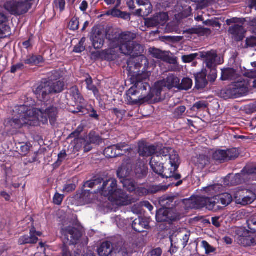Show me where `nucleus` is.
Returning <instances> with one entry per match:
<instances>
[{
    "label": "nucleus",
    "mask_w": 256,
    "mask_h": 256,
    "mask_svg": "<svg viewBox=\"0 0 256 256\" xmlns=\"http://www.w3.org/2000/svg\"><path fill=\"white\" fill-rule=\"evenodd\" d=\"M164 82L162 80L157 82L155 83L154 88L152 90V92L154 94L156 95L157 97L160 96L161 93L164 88H166Z\"/></svg>",
    "instance_id": "nucleus-47"
},
{
    "label": "nucleus",
    "mask_w": 256,
    "mask_h": 256,
    "mask_svg": "<svg viewBox=\"0 0 256 256\" xmlns=\"http://www.w3.org/2000/svg\"><path fill=\"white\" fill-rule=\"evenodd\" d=\"M208 103L206 101L200 100L194 104L191 110L194 112L203 110L208 108Z\"/></svg>",
    "instance_id": "nucleus-46"
},
{
    "label": "nucleus",
    "mask_w": 256,
    "mask_h": 256,
    "mask_svg": "<svg viewBox=\"0 0 256 256\" xmlns=\"http://www.w3.org/2000/svg\"><path fill=\"white\" fill-rule=\"evenodd\" d=\"M86 138L90 145H92V144L99 145L102 142V137L94 131H91Z\"/></svg>",
    "instance_id": "nucleus-38"
},
{
    "label": "nucleus",
    "mask_w": 256,
    "mask_h": 256,
    "mask_svg": "<svg viewBox=\"0 0 256 256\" xmlns=\"http://www.w3.org/2000/svg\"><path fill=\"white\" fill-rule=\"evenodd\" d=\"M132 226L136 232H142L144 231V229H147L149 227V225L148 222L144 218L138 217L132 222Z\"/></svg>",
    "instance_id": "nucleus-28"
},
{
    "label": "nucleus",
    "mask_w": 256,
    "mask_h": 256,
    "mask_svg": "<svg viewBox=\"0 0 256 256\" xmlns=\"http://www.w3.org/2000/svg\"><path fill=\"white\" fill-rule=\"evenodd\" d=\"M31 1H6L4 8L12 15L20 16L26 14L31 8Z\"/></svg>",
    "instance_id": "nucleus-6"
},
{
    "label": "nucleus",
    "mask_w": 256,
    "mask_h": 256,
    "mask_svg": "<svg viewBox=\"0 0 256 256\" xmlns=\"http://www.w3.org/2000/svg\"><path fill=\"white\" fill-rule=\"evenodd\" d=\"M162 160V156L160 155L154 156L152 157L150 164L152 170L162 178L164 177L170 176L171 172H168L166 169L164 170V164L161 162Z\"/></svg>",
    "instance_id": "nucleus-10"
},
{
    "label": "nucleus",
    "mask_w": 256,
    "mask_h": 256,
    "mask_svg": "<svg viewBox=\"0 0 256 256\" xmlns=\"http://www.w3.org/2000/svg\"><path fill=\"white\" fill-rule=\"evenodd\" d=\"M74 149L78 151L83 150L88 152L92 149V145L88 143V139L84 138H78L74 140Z\"/></svg>",
    "instance_id": "nucleus-22"
},
{
    "label": "nucleus",
    "mask_w": 256,
    "mask_h": 256,
    "mask_svg": "<svg viewBox=\"0 0 256 256\" xmlns=\"http://www.w3.org/2000/svg\"><path fill=\"white\" fill-rule=\"evenodd\" d=\"M242 172H244L248 176H251L254 178L256 176V166L253 167H245Z\"/></svg>",
    "instance_id": "nucleus-64"
},
{
    "label": "nucleus",
    "mask_w": 256,
    "mask_h": 256,
    "mask_svg": "<svg viewBox=\"0 0 256 256\" xmlns=\"http://www.w3.org/2000/svg\"><path fill=\"white\" fill-rule=\"evenodd\" d=\"M212 200L214 202V210H216V204H220L222 207L225 208L229 205L233 200L232 195L228 192H224L214 196Z\"/></svg>",
    "instance_id": "nucleus-19"
},
{
    "label": "nucleus",
    "mask_w": 256,
    "mask_h": 256,
    "mask_svg": "<svg viewBox=\"0 0 256 256\" xmlns=\"http://www.w3.org/2000/svg\"><path fill=\"white\" fill-rule=\"evenodd\" d=\"M248 227L251 233H256V215L252 216L246 220Z\"/></svg>",
    "instance_id": "nucleus-48"
},
{
    "label": "nucleus",
    "mask_w": 256,
    "mask_h": 256,
    "mask_svg": "<svg viewBox=\"0 0 256 256\" xmlns=\"http://www.w3.org/2000/svg\"><path fill=\"white\" fill-rule=\"evenodd\" d=\"M226 152V161L234 159L238 156L239 152L238 150L236 148H232L225 150Z\"/></svg>",
    "instance_id": "nucleus-50"
},
{
    "label": "nucleus",
    "mask_w": 256,
    "mask_h": 256,
    "mask_svg": "<svg viewBox=\"0 0 256 256\" xmlns=\"http://www.w3.org/2000/svg\"><path fill=\"white\" fill-rule=\"evenodd\" d=\"M167 171H168V172H171L170 173V176H168V177H164L166 178H174L175 180H178V182H177L175 184V186H178L180 185H181L182 182L183 180H180V178H182L181 174H176L175 172L174 171V169L171 168L170 170L168 168Z\"/></svg>",
    "instance_id": "nucleus-49"
},
{
    "label": "nucleus",
    "mask_w": 256,
    "mask_h": 256,
    "mask_svg": "<svg viewBox=\"0 0 256 256\" xmlns=\"http://www.w3.org/2000/svg\"><path fill=\"white\" fill-rule=\"evenodd\" d=\"M237 242L243 246L256 245V238L250 231L244 228H238L236 231Z\"/></svg>",
    "instance_id": "nucleus-7"
},
{
    "label": "nucleus",
    "mask_w": 256,
    "mask_h": 256,
    "mask_svg": "<svg viewBox=\"0 0 256 256\" xmlns=\"http://www.w3.org/2000/svg\"><path fill=\"white\" fill-rule=\"evenodd\" d=\"M256 46V36H250L246 38V40L245 48H253Z\"/></svg>",
    "instance_id": "nucleus-62"
},
{
    "label": "nucleus",
    "mask_w": 256,
    "mask_h": 256,
    "mask_svg": "<svg viewBox=\"0 0 256 256\" xmlns=\"http://www.w3.org/2000/svg\"><path fill=\"white\" fill-rule=\"evenodd\" d=\"M94 30L93 29L90 36V40L92 42V46L94 49H100L104 44V36L100 30H98V32H94Z\"/></svg>",
    "instance_id": "nucleus-24"
},
{
    "label": "nucleus",
    "mask_w": 256,
    "mask_h": 256,
    "mask_svg": "<svg viewBox=\"0 0 256 256\" xmlns=\"http://www.w3.org/2000/svg\"><path fill=\"white\" fill-rule=\"evenodd\" d=\"M38 238L30 232V236L24 235L20 237L18 240V244L20 245H25L27 244H36L38 242Z\"/></svg>",
    "instance_id": "nucleus-34"
},
{
    "label": "nucleus",
    "mask_w": 256,
    "mask_h": 256,
    "mask_svg": "<svg viewBox=\"0 0 256 256\" xmlns=\"http://www.w3.org/2000/svg\"><path fill=\"white\" fill-rule=\"evenodd\" d=\"M167 222L169 224L176 222L180 219V216L177 213L174 212L173 209L168 210V214H167Z\"/></svg>",
    "instance_id": "nucleus-55"
},
{
    "label": "nucleus",
    "mask_w": 256,
    "mask_h": 256,
    "mask_svg": "<svg viewBox=\"0 0 256 256\" xmlns=\"http://www.w3.org/2000/svg\"><path fill=\"white\" fill-rule=\"evenodd\" d=\"M53 5L54 10H59L61 12L64 10L66 1H54Z\"/></svg>",
    "instance_id": "nucleus-61"
},
{
    "label": "nucleus",
    "mask_w": 256,
    "mask_h": 256,
    "mask_svg": "<svg viewBox=\"0 0 256 256\" xmlns=\"http://www.w3.org/2000/svg\"><path fill=\"white\" fill-rule=\"evenodd\" d=\"M157 20L160 22V25L163 26L168 20V15L166 12L158 14L156 15Z\"/></svg>",
    "instance_id": "nucleus-60"
},
{
    "label": "nucleus",
    "mask_w": 256,
    "mask_h": 256,
    "mask_svg": "<svg viewBox=\"0 0 256 256\" xmlns=\"http://www.w3.org/2000/svg\"><path fill=\"white\" fill-rule=\"evenodd\" d=\"M169 159L172 168L174 169V171L177 170L180 164L179 156L178 154H177L176 152L173 150L172 153L170 154Z\"/></svg>",
    "instance_id": "nucleus-40"
},
{
    "label": "nucleus",
    "mask_w": 256,
    "mask_h": 256,
    "mask_svg": "<svg viewBox=\"0 0 256 256\" xmlns=\"http://www.w3.org/2000/svg\"><path fill=\"white\" fill-rule=\"evenodd\" d=\"M150 52L154 58L164 60V53L160 50L153 48H150Z\"/></svg>",
    "instance_id": "nucleus-54"
},
{
    "label": "nucleus",
    "mask_w": 256,
    "mask_h": 256,
    "mask_svg": "<svg viewBox=\"0 0 256 256\" xmlns=\"http://www.w3.org/2000/svg\"><path fill=\"white\" fill-rule=\"evenodd\" d=\"M84 76L86 78L84 82L86 84V89L92 91L95 98L98 99L100 97V92L98 88L94 84L92 78L88 73L86 74Z\"/></svg>",
    "instance_id": "nucleus-31"
},
{
    "label": "nucleus",
    "mask_w": 256,
    "mask_h": 256,
    "mask_svg": "<svg viewBox=\"0 0 256 256\" xmlns=\"http://www.w3.org/2000/svg\"><path fill=\"white\" fill-rule=\"evenodd\" d=\"M128 252L124 247H118L112 249L111 256H127Z\"/></svg>",
    "instance_id": "nucleus-53"
},
{
    "label": "nucleus",
    "mask_w": 256,
    "mask_h": 256,
    "mask_svg": "<svg viewBox=\"0 0 256 256\" xmlns=\"http://www.w3.org/2000/svg\"><path fill=\"white\" fill-rule=\"evenodd\" d=\"M149 63L146 56L136 58L134 62H128V74L134 86L127 92L126 101L131 105L136 104L148 94L150 86L148 83L149 74L147 72Z\"/></svg>",
    "instance_id": "nucleus-1"
},
{
    "label": "nucleus",
    "mask_w": 256,
    "mask_h": 256,
    "mask_svg": "<svg viewBox=\"0 0 256 256\" xmlns=\"http://www.w3.org/2000/svg\"><path fill=\"white\" fill-rule=\"evenodd\" d=\"M256 194L248 189H238L234 195V198L237 204L246 206L252 204L256 199Z\"/></svg>",
    "instance_id": "nucleus-9"
},
{
    "label": "nucleus",
    "mask_w": 256,
    "mask_h": 256,
    "mask_svg": "<svg viewBox=\"0 0 256 256\" xmlns=\"http://www.w3.org/2000/svg\"><path fill=\"white\" fill-rule=\"evenodd\" d=\"M245 22V18H232L228 19L226 20V24L228 26H230L232 24H243Z\"/></svg>",
    "instance_id": "nucleus-63"
},
{
    "label": "nucleus",
    "mask_w": 256,
    "mask_h": 256,
    "mask_svg": "<svg viewBox=\"0 0 256 256\" xmlns=\"http://www.w3.org/2000/svg\"><path fill=\"white\" fill-rule=\"evenodd\" d=\"M69 91L70 96L76 104L84 105L85 100L77 86L71 87Z\"/></svg>",
    "instance_id": "nucleus-27"
},
{
    "label": "nucleus",
    "mask_w": 256,
    "mask_h": 256,
    "mask_svg": "<svg viewBox=\"0 0 256 256\" xmlns=\"http://www.w3.org/2000/svg\"><path fill=\"white\" fill-rule=\"evenodd\" d=\"M50 89L48 82H42L34 90V92L36 98L40 99L42 102V100H48L50 98L49 96L51 94Z\"/></svg>",
    "instance_id": "nucleus-14"
},
{
    "label": "nucleus",
    "mask_w": 256,
    "mask_h": 256,
    "mask_svg": "<svg viewBox=\"0 0 256 256\" xmlns=\"http://www.w3.org/2000/svg\"><path fill=\"white\" fill-rule=\"evenodd\" d=\"M120 182L122 184L124 188L128 191L132 192L136 190V183L133 179L131 178L130 177L126 179H122V180H120Z\"/></svg>",
    "instance_id": "nucleus-37"
},
{
    "label": "nucleus",
    "mask_w": 256,
    "mask_h": 256,
    "mask_svg": "<svg viewBox=\"0 0 256 256\" xmlns=\"http://www.w3.org/2000/svg\"><path fill=\"white\" fill-rule=\"evenodd\" d=\"M60 233L64 237V242L70 245L77 244L82 236V232L80 230L71 226L62 228Z\"/></svg>",
    "instance_id": "nucleus-8"
},
{
    "label": "nucleus",
    "mask_w": 256,
    "mask_h": 256,
    "mask_svg": "<svg viewBox=\"0 0 256 256\" xmlns=\"http://www.w3.org/2000/svg\"><path fill=\"white\" fill-rule=\"evenodd\" d=\"M162 82H164V84L165 87L170 90L173 88H178L180 80L174 74H170L166 78L162 80Z\"/></svg>",
    "instance_id": "nucleus-30"
},
{
    "label": "nucleus",
    "mask_w": 256,
    "mask_h": 256,
    "mask_svg": "<svg viewBox=\"0 0 256 256\" xmlns=\"http://www.w3.org/2000/svg\"><path fill=\"white\" fill-rule=\"evenodd\" d=\"M199 54L197 53L182 56V60L184 63H190L194 60Z\"/></svg>",
    "instance_id": "nucleus-59"
},
{
    "label": "nucleus",
    "mask_w": 256,
    "mask_h": 256,
    "mask_svg": "<svg viewBox=\"0 0 256 256\" xmlns=\"http://www.w3.org/2000/svg\"><path fill=\"white\" fill-rule=\"evenodd\" d=\"M246 174L244 172L241 171L240 174H236L231 178L230 176L226 177L224 182V184L226 186H236L241 184L244 180L243 175Z\"/></svg>",
    "instance_id": "nucleus-32"
},
{
    "label": "nucleus",
    "mask_w": 256,
    "mask_h": 256,
    "mask_svg": "<svg viewBox=\"0 0 256 256\" xmlns=\"http://www.w3.org/2000/svg\"><path fill=\"white\" fill-rule=\"evenodd\" d=\"M195 88L198 90H202L208 84L206 79L207 72L206 70H202L200 72L194 74Z\"/></svg>",
    "instance_id": "nucleus-21"
},
{
    "label": "nucleus",
    "mask_w": 256,
    "mask_h": 256,
    "mask_svg": "<svg viewBox=\"0 0 256 256\" xmlns=\"http://www.w3.org/2000/svg\"><path fill=\"white\" fill-rule=\"evenodd\" d=\"M128 146L126 142H120L106 148L104 151V155L108 158H114L124 155L123 150H128V148L124 149Z\"/></svg>",
    "instance_id": "nucleus-12"
},
{
    "label": "nucleus",
    "mask_w": 256,
    "mask_h": 256,
    "mask_svg": "<svg viewBox=\"0 0 256 256\" xmlns=\"http://www.w3.org/2000/svg\"><path fill=\"white\" fill-rule=\"evenodd\" d=\"M144 24L147 28H154L160 25V22H158V20H157L155 15L152 18L145 20Z\"/></svg>",
    "instance_id": "nucleus-52"
},
{
    "label": "nucleus",
    "mask_w": 256,
    "mask_h": 256,
    "mask_svg": "<svg viewBox=\"0 0 256 256\" xmlns=\"http://www.w3.org/2000/svg\"><path fill=\"white\" fill-rule=\"evenodd\" d=\"M50 88L51 94H56L61 92L64 90V82L60 80L56 82H50Z\"/></svg>",
    "instance_id": "nucleus-36"
},
{
    "label": "nucleus",
    "mask_w": 256,
    "mask_h": 256,
    "mask_svg": "<svg viewBox=\"0 0 256 256\" xmlns=\"http://www.w3.org/2000/svg\"><path fill=\"white\" fill-rule=\"evenodd\" d=\"M16 114L6 122V126L18 130L24 126H36L38 122L34 116L31 107L20 105L15 108Z\"/></svg>",
    "instance_id": "nucleus-3"
},
{
    "label": "nucleus",
    "mask_w": 256,
    "mask_h": 256,
    "mask_svg": "<svg viewBox=\"0 0 256 256\" xmlns=\"http://www.w3.org/2000/svg\"><path fill=\"white\" fill-rule=\"evenodd\" d=\"M175 197L174 196H163L159 198V204L162 208L166 210L173 209L176 206L174 202Z\"/></svg>",
    "instance_id": "nucleus-26"
},
{
    "label": "nucleus",
    "mask_w": 256,
    "mask_h": 256,
    "mask_svg": "<svg viewBox=\"0 0 256 256\" xmlns=\"http://www.w3.org/2000/svg\"><path fill=\"white\" fill-rule=\"evenodd\" d=\"M157 150V146L154 144L148 145L144 142H140L138 144V152L140 156L149 157L154 154Z\"/></svg>",
    "instance_id": "nucleus-17"
},
{
    "label": "nucleus",
    "mask_w": 256,
    "mask_h": 256,
    "mask_svg": "<svg viewBox=\"0 0 256 256\" xmlns=\"http://www.w3.org/2000/svg\"><path fill=\"white\" fill-rule=\"evenodd\" d=\"M136 38V34L130 32H122L118 34H108L107 39L110 41L112 48L104 50L102 52V56L108 61L114 60L118 56V50L116 48H118L122 54L136 58L128 63L134 62L138 58L144 56L141 55L143 51L142 46L134 41Z\"/></svg>",
    "instance_id": "nucleus-2"
},
{
    "label": "nucleus",
    "mask_w": 256,
    "mask_h": 256,
    "mask_svg": "<svg viewBox=\"0 0 256 256\" xmlns=\"http://www.w3.org/2000/svg\"><path fill=\"white\" fill-rule=\"evenodd\" d=\"M117 189V180L115 178H110L104 181L102 186L98 188L94 192L100 193L102 196L108 197L109 200Z\"/></svg>",
    "instance_id": "nucleus-11"
},
{
    "label": "nucleus",
    "mask_w": 256,
    "mask_h": 256,
    "mask_svg": "<svg viewBox=\"0 0 256 256\" xmlns=\"http://www.w3.org/2000/svg\"><path fill=\"white\" fill-rule=\"evenodd\" d=\"M78 18L76 16L72 18L68 24V28L70 30L75 31L78 28Z\"/></svg>",
    "instance_id": "nucleus-56"
},
{
    "label": "nucleus",
    "mask_w": 256,
    "mask_h": 256,
    "mask_svg": "<svg viewBox=\"0 0 256 256\" xmlns=\"http://www.w3.org/2000/svg\"><path fill=\"white\" fill-rule=\"evenodd\" d=\"M34 116L38 122H42V124L48 122V119L52 126H54L58 118V110L56 107L54 106H50L47 107L45 102H42L40 108H31Z\"/></svg>",
    "instance_id": "nucleus-4"
},
{
    "label": "nucleus",
    "mask_w": 256,
    "mask_h": 256,
    "mask_svg": "<svg viewBox=\"0 0 256 256\" xmlns=\"http://www.w3.org/2000/svg\"><path fill=\"white\" fill-rule=\"evenodd\" d=\"M168 214V210L160 208L156 214V219L158 222H167L168 219L167 214Z\"/></svg>",
    "instance_id": "nucleus-44"
},
{
    "label": "nucleus",
    "mask_w": 256,
    "mask_h": 256,
    "mask_svg": "<svg viewBox=\"0 0 256 256\" xmlns=\"http://www.w3.org/2000/svg\"><path fill=\"white\" fill-rule=\"evenodd\" d=\"M226 152H225V150H216L213 154V159L220 162H226Z\"/></svg>",
    "instance_id": "nucleus-45"
},
{
    "label": "nucleus",
    "mask_w": 256,
    "mask_h": 256,
    "mask_svg": "<svg viewBox=\"0 0 256 256\" xmlns=\"http://www.w3.org/2000/svg\"><path fill=\"white\" fill-rule=\"evenodd\" d=\"M109 200L116 202L118 205L127 206L130 204L128 194L122 189L118 188Z\"/></svg>",
    "instance_id": "nucleus-16"
},
{
    "label": "nucleus",
    "mask_w": 256,
    "mask_h": 256,
    "mask_svg": "<svg viewBox=\"0 0 256 256\" xmlns=\"http://www.w3.org/2000/svg\"><path fill=\"white\" fill-rule=\"evenodd\" d=\"M228 32L232 36L236 41L240 42L244 38L246 31L242 24H234L229 28Z\"/></svg>",
    "instance_id": "nucleus-18"
},
{
    "label": "nucleus",
    "mask_w": 256,
    "mask_h": 256,
    "mask_svg": "<svg viewBox=\"0 0 256 256\" xmlns=\"http://www.w3.org/2000/svg\"><path fill=\"white\" fill-rule=\"evenodd\" d=\"M72 112L74 114L81 112L83 115L88 114L90 118L96 121L100 120V114L92 104L78 105L76 110L72 111Z\"/></svg>",
    "instance_id": "nucleus-13"
},
{
    "label": "nucleus",
    "mask_w": 256,
    "mask_h": 256,
    "mask_svg": "<svg viewBox=\"0 0 256 256\" xmlns=\"http://www.w3.org/2000/svg\"><path fill=\"white\" fill-rule=\"evenodd\" d=\"M208 68L210 70L208 76V80L210 82H214L217 78V70L216 67L210 68Z\"/></svg>",
    "instance_id": "nucleus-58"
},
{
    "label": "nucleus",
    "mask_w": 256,
    "mask_h": 256,
    "mask_svg": "<svg viewBox=\"0 0 256 256\" xmlns=\"http://www.w3.org/2000/svg\"><path fill=\"white\" fill-rule=\"evenodd\" d=\"M220 188V185L218 184H214L203 188L202 190V192L204 194H207L208 197L213 198L218 192Z\"/></svg>",
    "instance_id": "nucleus-35"
},
{
    "label": "nucleus",
    "mask_w": 256,
    "mask_h": 256,
    "mask_svg": "<svg viewBox=\"0 0 256 256\" xmlns=\"http://www.w3.org/2000/svg\"><path fill=\"white\" fill-rule=\"evenodd\" d=\"M132 172V170L128 168L125 166H122L118 168L117 171V176L119 178L120 180H122V179H126L130 176V174Z\"/></svg>",
    "instance_id": "nucleus-39"
},
{
    "label": "nucleus",
    "mask_w": 256,
    "mask_h": 256,
    "mask_svg": "<svg viewBox=\"0 0 256 256\" xmlns=\"http://www.w3.org/2000/svg\"><path fill=\"white\" fill-rule=\"evenodd\" d=\"M112 249L111 242L106 241L100 244L97 251L100 256H108L112 255Z\"/></svg>",
    "instance_id": "nucleus-33"
},
{
    "label": "nucleus",
    "mask_w": 256,
    "mask_h": 256,
    "mask_svg": "<svg viewBox=\"0 0 256 256\" xmlns=\"http://www.w3.org/2000/svg\"><path fill=\"white\" fill-rule=\"evenodd\" d=\"M193 82L192 79L189 78H184L182 80L181 83L178 82V90H188L192 87Z\"/></svg>",
    "instance_id": "nucleus-42"
},
{
    "label": "nucleus",
    "mask_w": 256,
    "mask_h": 256,
    "mask_svg": "<svg viewBox=\"0 0 256 256\" xmlns=\"http://www.w3.org/2000/svg\"><path fill=\"white\" fill-rule=\"evenodd\" d=\"M163 187V186H153L149 189L144 187H138L137 188L136 187V190H134V192H135L136 194L138 196H143L150 194H155L162 190H166L168 188L166 186H164V188Z\"/></svg>",
    "instance_id": "nucleus-23"
},
{
    "label": "nucleus",
    "mask_w": 256,
    "mask_h": 256,
    "mask_svg": "<svg viewBox=\"0 0 256 256\" xmlns=\"http://www.w3.org/2000/svg\"><path fill=\"white\" fill-rule=\"evenodd\" d=\"M136 178L140 180L146 178L148 173V167L144 162L139 159L137 160L134 169Z\"/></svg>",
    "instance_id": "nucleus-20"
},
{
    "label": "nucleus",
    "mask_w": 256,
    "mask_h": 256,
    "mask_svg": "<svg viewBox=\"0 0 256 256\" xmlns=\"http://www.w3.org/2000/svg\"><path fill=\"white\" fill-rule=\"evenodd\" d=\"M248 81L240 79L233 82L225 91L228 98H235L246 95L248 92Z\"/></svg>",
    "instance_id": "nucleus-5"
},
{
    "label": "nucleus",
    "mask_w": 256,
    "mask_h": 256,
    "mask_svg": "<svg viewBox=\"0 0 256 256\" xmlns=\"http://www.w3.org/2000/svg\"><path fill=\"white\" fill-rule=\"evenodd\" d=\"M216 57V54L212 52H200V58L205 59V62L208 68L216 67L215 62Z\"/></svg>",
    "instance_id": "nucleus-25"
},
{
    "label": "nucleus",
    "mask_w": 256,
    "mask_h": 256,
    "mask_svg": "<svg viewBox=\"0 0 256 256\" xmlns=\"http://www.w3.org/2000/svg\"><path fill=\"white\" fill-rule=\"evenodd\" d=\"M210 163V159L208 156L201 154L200 155L196 162V166L200 169H203L206 166Z\"/></svg>",
    "instance_id": "nucleus-41"
},
{
    "label": "nucleus",
    "mask_w": 256,
    "mask_h": 256,
    "mask_svg": "<svg viewBox=\"0 0 256 256\" xmlns=\"http://www.w3.org/2000/svg\"><path fill=\"white\" fill-rule=\"evenodd\" d=\"M26 64L30 66H37L40 64L44 62V59L40 55H36L34 54H28L23 60Z\"/></svg>",
    "instance_id": "nucleus-29"
},
{
    "label": "nucleus",
    "mask_w": 256,
    "mask_h": 256,
    "mask_svg": "<svg viewBox=\"0 0 256 256\" xmlns=\"http://www.w3.org/2000/svg\"><path fill=\"white\" fill-rule=\"evenodd\" d=\"M195 208L197 209H202L205 208L209 210H214V202L212 198L202 196H198L194 200Z\"/></svg>",
    "instance_id": "nucleus-15"
},
{
    "label": "nucleus",
    "mask_w": 256,
    "mask_h": 256,
    "mask_svg": "<svg viewBox=\"0 0 256 256\" xmlns=\"http://www.w3.org/2000/svg\"><path fill=\"white\" fill-rule=\"evenodd\" d=\"M236 70L232 68L222 70L221 79L222 80H232L234 76Z\"/></svg>",
    "instance_id": "nucleus-43"
},
{
    "label": "nucleus",
    "mask_w": 256,
    "mask_h": 256,
    "mask_svg": "<svg viewBox=\"0 0 256 256\" xmlns=\"http://www.w3.org/2000/svg\"><path fill=\"white\" fill-rule=\"evenodd\" d=\"M170 240L171 242L170 247L168 251L172 256L176 254L179 250V246L178 244V242H175L172 238H170Z\"/></svg>",
    "instance_id": "nucleus-57"
},
{
    "label": "nucleus",
    "mask_w": 256,
    "mask_h": 256,
    "mask_svg": "<svg viewBox=\"0 0 256 256\" xmlns=\"http://www.w3.org/2000/svg\"><path fill=\"white\" fill-rule=\"evenodd\" d=\"M118 2L114 7L107 11V15L112 16L115 18H119L121 10L118 9V8L120 6L121 1H118Z\"/></svg>",
    "instance_id": "nucleus-51"
}]
</instances>
